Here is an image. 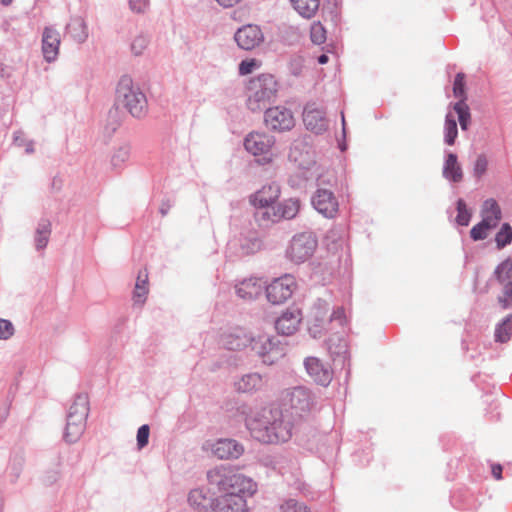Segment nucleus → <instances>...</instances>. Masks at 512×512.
<instances>
[{
    "label": "nucleus",
    "instance_id": "10",
    "mask_svg": "<svg viewBox=\"0 0 512 512\" xmlns=\"http://www.w3.org/2000/svg\"><path fill=\"white\" fill-rule=\"evenodd\" d=\"M265 123L272 130L286 131L294 127L295 119L289 109L276 106L266 110Z\"/></svg>",
    "mask_w": 512,
    "mask_h": 512
},
{
    "label": "nucleus",
    "instance_id": "56",
    "mask_svg": "<svg viewBox=\"0 0 512 512\" xmlns=\"http://www.w3.org/2000/svg\"><path fill=\"white\" fill-rule=\"evenodd\" d=\"M342 122H343V125H345V118H344V116H342Z\"/></svg>",
    "mask_w": 512,
    "mask_h": 512
},
{
    "label": "nucleus",
    "instance_id": "23",
    "mask_svg": "<svg viewBox=\"0 0 512 512\" xmlns=\"http://www.w3.org/2000/svg\"><path fill=\"white\" fill-rule=\"evenodd\" d=\"M321 0H289L292 8L305 19L313 18L320 6Z\"/></svg>",
    "mask_w": 512,
    "mask_h": 512
},
{
    "label": "nucleus",
    "instance_id": "36",
    "mask_svg": "<svg viewBox=\"0 0 512 512\" xmlns=\"http://www.w3.org/2000/svg\"><path fill=\"white\" fill-rule=\"evenodd\" d=\"M457 212V223L461 226H467L471 218V213L467 209L466 204L462 199H459L457 202Z\"/></svg>",
    "mask_w": 512,
    "mask_h": 512
},
{
    "label": "nucleus",
    "instance_id": "5",
    "mask_svg": "<svg viewBox=\"0 0 512 512\" xmlns=\"http://www.w3.org/2000/svg\"><path fill=\"white\" fill-rule=\"evenodd\" d=\"M117 101L134 117H142L147 112V99L132 79L123 76L117 87Z\"/></svg>",
    "mask_w": 512,
    "mask_h": 512
},
{
    "label": "nucleus",
    "instance_id": "19",
    "mask_svg": "<svg viewBox=\"0 0 512 512\" xmlns=\"http://www.w3.org/2000/svg\"><path fill=\"white\" fill-rule=\"evenodd\" d=\"M212 452L219 459H232L240 457L244 448L233 439H220L213 444Z\"/></svg>",
    "mask_w": 512,
    "mask_h": 512
},
{
    "label": "nucleus",
    "instance_id": "38",
    "mask_svg": "<svg viewBox=\"0 0 512 512\" xmlns=\"http://www.w3.org/2000/svg\"><path fill=\"white\" fill-rule=\"evenodd\" d=\"M453 93L455 97L465 101V76L463 73H458L454 80Z\"/></svg>",
    "mask_w": 512,
    "mask_h": 512
},
{
    "label": "nucleus",
    "instance_id": "8",
    "mask_svg": "<svg viewBox=\"0 0 512 512\" xmlns=\"http://www.w3.org/2000/svg\"><path fill=\"white\" fill-rule=\"evenodd\" d=\"M316 248V237L312 233L305 232L292 238L286 254L292 262L300 264L310 259Z\"/></svg>",
    "mask_w": 512,
    "mask_h": 512
},
{
    "label": "nucleus",
    "instance_id": "24",
    "mask_svg": "<svg viewBox=\"0 0 512 512\" xmlns=\"http://www.w3.org/2000/svg\"><path fill=\"white\" fill-rule=\"evenodd\" d=\"M300 209V201L296 198H290L282 203H280L277 207V211L273 213L272 221L285 218L292 219L294 218Z\"/></svg>",
    "mask_w": 512,
    "mask_h": 512
},
{
    "label": "nucleus",
    "instance_id": "14",
    "mask_svg": "<svg viewBox=\"0 0 512 512\" xmlns=\"http://www.w3.org/2000/svg\"><path fill=\"white\" fill-rule=\"evenodd\" d=\"M303 123L309 131L315 134L323 133L328 127L325 112L315 104H307L305 106L303 111Z\"/></svg>",
    "mask_w": 512,
    "mask_h": 512
},
{
    "label": "nucleus",
    "instance_id": "30",
    "mask_svg": "<svg viewBox=\"0 0 512 512\" xmlns=\"http://www.w3.org/2000/svg\"><path fill=\"white\" fill-rule=\"evenodd\" d=\"M512 335V315H508L495 330V339L497 342L505 343Z\"/></svg>",
    "mask_w": 512,
    "mask_h": 512
},
{
    "label": "nucleus",
    "instance_id": "46",
    "mask_svg": "<svg viewBox=\"0 0 512 512\" xmlns=\"http://www.w3.org/2000/svg\"><path fill=\"white\" fill-rule=\"evenodd\" d=\"M147 44H148V40L143 36H139L134 39V41L131 45V49L135 55H140V54H142L144 49L147 47Z\"/></svg>",
    "mask_w": 512,
    "mask_h": 512
},
{
    "label": "nucleus",
    "instance_id": "22",
    "mask_svg": "<svg viewBox=\"0 0 512 512\" xmlns=\"http://www.w3.org/2000/svg\"><path fill=\"white\" fill-rule=\"evenodd\" d=\"M149 294V281L147 269L141 270L138 273L135 288L133 292V301L136 304L143 305Z\"/></svg>",
    "mask_w": 512,
    "mask_h": 512
},
{
    "label": "nucleus",
    "instance_id": "26",
    "mask_svg": "<svg viewBox=\"0 0 512 512\" xmlns=\"http://www.w3.org/2000/svg\"><path fill=\"white\" fill-rule=\"evenodd\" d=\"M236 390L243 393H249L259 390L263 387V380L259 374H248L243 376L235 383Z\"/></svg>",
    "mask_w": 512,
    "mask_h": 512
},
{
    "label": "nucleus",
    "instance_id": "35",
    "mask_svg": "<svg viewBox=\"0 0 512 512\" xmlns=\"http://www.w3.org/2000/svg\"><path fill=\"white\" fill-rule=\"evenodd\" d=\"M311 41L320 45L326 41V30L320 22H314L310 29Z\"/></svg>",
    "mask_w": 512,
    "mask_h": 512
},
{
    "label": "nucleus",
    "instance_id": "44",
    "mask_svg": "<svg viewBox=\"0 0 512 512\" xmlns=\"http://www.w3.org/2000/svg\"><path fill=\"white\" fill-rule=\"evenodd\" d=\"M129 158V149L127 147L119 148L112 157V164L118 166Z\"/></svg>",
    "mask_w": 512,
    "mask_h": 512
},
{
    "label": "nucleus",
    "instance_id": "34",
    "mask_svg": "<svg viewBox=\"0 0 512 512\" xmlns=\"http://www.w3.org/2000/svg\"><path fill=\"white\" fill-rule=\"evenodd\" d=\"M495 241L499 249L505 247L512 241V228L508 223H504L496 234Z\"/></svg>",
    "mask_w": 512,
    "mask_h": 512
},
{
    "label": "nucleus",
    "instance_id": "17",
    "mask_svg": "<svg viewBox=\"0 0 512 512\" xmlns=\"http://www.w3.org/2000/svg\"><path fill=\"white\" fill-rule=\"evenodd\" d=\"M60 34L51 27H46L42 35V52L47 62L56 60L60 48Z\"/></svg>",
    "mask_w": 512,
    "mask_h": 512
},
{
    "label": "nucleus",
    "instance_id": "47",
    "mask_svg": "<svg viewBox=\"0 0 512 512\" xmlns=\"http://www.w3.org/2000/svg\"><path fill=\"white\" fill-rule=\"evenodd\" d=\"M130 8L137 13L144 12L148 8V0H130Z\"/></svg>",
    "mask_w": 512,
    "mask_h": 512
},
{
    "label": "nucleus",
    "instance_id": "20",
    "mask_svg": "<svg viewBox=\"0 0 512 512\" xmlns=\"http://www.w3.org/2000/svg\"><path fill=\"white\" fill-rule=\"evenodd\" d=\"M263 285L264 283L260 279H245L236 286V292L239 297L245 300H252L261 295Z\"/></svg>",
    "mask_w": 512,
    "mask_h": 512
},
{
    "label": "nucleus",
    "instance_id": "51",
    "mask_svg": "<svg viewBox=\"0 0 512 512\" xmlns=\"http://www.w3.org/2000/svg\"><path fill=\"white\" fill-rule=\"evenodd\" d=\"M319 64L324 65L329 61V58L326 54H322L317 58Z\"/></svg>",
    "mask_w": 512,
    "mask_h": 512
},
{
    "label": "nucleus",
    "instance_id": "49",
    "mask_svg": "<svg viewBox=\"0 0 512 512\" xmlns=\"http://www.w3.org/2000/svg\"><path fill=\"white\" fill-rule=\"evenodd\" d=\"M492 475L495 479L500 480L502 478V466L499 464L492 466Z\"/></svg>",
    "mask_w": 512,
    "mask_h": 512
},
{
    "label": "nucleus",
    "instance_id": "15",
    "mask_svg": "<svg viewBox=\"0 0 512 512\" xmlns=\"http://www.w3.org/2000/svg\"><path fill=\"white\" fill-rule=\"evenodd\" d=\"M280 196V187L276 183L264 185L250 196V203L254 207L265 208L273 205Z\"/></svg>",
    "mask_w": 512,
    "mask_h": 512
},
{
    "label": "nucleus",
    "instance_id": "54",
    "mask_svg": "<svg viewBox=\"0 0 512 512\" xmlns=\"http://www.w3.org/2000/svg\"><path fill=\"white\" fill-rule=\"evenodd\" d=\"M10 2H11V0H0V3H2V4H8Z\"/></svg>",
    "mask_w": 512,
    "mask_h": 512
},
{
    "label": "nucleus",
    "instance_id": "41",
    "mask_svg": "<svg viewBox=\"0 0 512 512\" xmlns=\"http://www.w3.org/2000/svg\"><path fill=\"white\" fill-rule=\"evenodd\" d=\"M257 67H259V63L256 59H246L239 64V73L240 75H248Z\"/></svg>",
    "mask_w": 512,
    "mask_h": 512
},
{
    "label": "nucleus",
    "instance_id": "32",
    "mask_svg": "<svg viewBox=\"0 0 512 512\" xmlns=\"http://www.w3.org/2000/svg\"><path fill=\"white\" fill-rule=\"evenodd\" d=\"M457 135L458 131L456 120L452 115L448 114L445 120V142L448 145H453Z\"/></svg>",
    "mask_w": 512,
    "mask_h": 512
},
{
    "label": "nucleus",
    "instance_id": "52",
    "mask_svg": "<svg viewBox=\"0 0 512 512\" xmlns=\"http://www.w3.org/2000/svg\"><path fill=\"white\" fill-rule=\"evenodd\" d=\"M170 208V205L167 203V204H162L161 208H160V212L163 216H165L167 213H168V210Z\"/></svg>",
    "mask_w": 512,
    "mask_h": 512
},
{
    "label": "nucleus",
    "instance_id": "31",
    "mask_svg": "<svg viewBox=\"0 0 512 512\" xmlns=\"http://www.w3.org/2000/svg\"><path fill=\"white\" fill-rule=\"evenodd\" d=\"M495 276L499 283L505 284L512 281V260L506 259L495 269Z\"/></svg>",
    "mask_w": 512,
    "mask_h": 512
},
{
    "label": "nucleus",
    "instance_id": "6",
    "mask_svg": "<svg viewBox=\"0 0 512 512\" xmlns=\"http://www.w3.org/2000/svg\"><path fill=\"white\" fill-rule=\"evenodd\" d=\"M89 412L85 396H77L69 409L64 438L69 443L76 442L83 434Z\"/></svg>",
    "mask_w": 512,
    "mask_h": 512
},
{
    "label": "nucleus",
    "instance_id": "55",
    "mask_svg": "<svg viewBox=\"0 0 512 512\" xmlns=\"http://www.w3.org/2000/svg\"><path fill=\"white\" fill-rule=\"evenodd\" d=\"M32 151H33V149L31 147L27 148V152H32Z\"/></svg>",
    "mask_w": 512,
    "mask_h": 512
},
{
    "label": "nucleus",
    "instance_id": "42",
    "mask_svg": "<svg viewBox=\"0 0 512 512\" xmlns=\"http://www.w3.org/2000/svg\"><path fill=\"white\" fill-rule=\"evenodd\" d=\"M13 334V324L9 320L0 319V339H9Z\"/></svg>",
    "mask_w": 512,
    "mask_h": 512
},
{
    "label": "nucleus",
    "instance_id": "27",
    "mask_svg": "<svg viewBox=\"0 0 512 512\" xmlns=\"http://www.w3.org/2000/svg\"><path fill=\"white\" fill-rule=\"evenodd\" d=\"M188 502L196 509H206L212 507L214 509V502H211L208 493L202 489H194L189 493Z\"/></svg>",
    "mask_w": 512,
    "mask_h": 512
},
{
    "label": "nucleus",
    "instance_id": "16",
    "mask_svg": "<svg viewBox=\"0 0 512 512\" xmlns=\"http://www.w3.org/2000/svg\"><path fill=\"white\" fill-rule=\"evenodd\" d=\"M301 320L302 314L299 309H287L276 320L275 328L280 334L292 335L298 330Z\"/></svg>",
    "mask_w": 512,
    "mask_h": 512
},
{
    "label": "nucleus",
    "instance_id": "43",
    "mask_svg": "<svg viewBox=\"0 0 512 512\" xmlns=\"http://www.w3.org/2000/svg\"><path fill=\"white\" fill-rule=\"evenodd\" d=\"M488 160L485 155H479L475 161L474 174L477 177H481L487 171Z\"/></svg>",
    "mask_w": 512,
    "mask_h": 512
},
{
    "label": "nucleus",
    "instance_id": "29",
    "mask_svg": "<svg viewBox=\"0 0 512 512\" xmlns=\"http://www.w3.org/2000/svg\"><path fill=\"white\" fill-rule=\"evenodd\" d=\"M51 233V224L49 221L44 220L39 223L36 230L35 243L38 249H43L47 246L49 236Z\"/></svg>",
    "mask_w": 512,
    "mask_h": 512
},
{
    "label": "nucleus",
    "instance_id": "13",
    "mask_svg": "<svg viewBox=\"0 0 512 512\" xmlns=\"http://www.w3.org/2000/svg\"><path fill=\"white\" fill-rule=\"evenodd\" d=\"M286 402L291 408L292 413L299 416L309 412L313 406L310 392L303 387H296L288 392Z\"/></svg>",
    "mask_w": 512,
    "mask_h": 512
},
{
    "label": "nucleus",
    "instance_id": "21",
    "mask_svg": "<svg viewBox=\"0 0 512 512\" xmlns=\"http://www.w3.org/2000/svg\"><path fill=\"white\" fill-rule=\"evenodd\" d=\"M481 215L482 221L492 229L499 224L502 217L501 209L494 199H487L484 201Z\"/></svg>",
    "mask_w": 512,
    "mask_h": 512
},
{
    "label": "nucleus",
    "instance_id": "48",
    "mask_svg": "<svg viewBox=\"0 0 512 512\" xmlns=\"http://www.w3.org/2000/svg\"><path fill=\"white\" fill-rule=\"evenodd\" d=\"M330 320H338L341 324L344 323L345 320V310L343 307H338L331 314Z\"/></svg>",
    "mask_w": 512,
    "mask_h": 512
},
{
    "label": "nucleus",
    "instance_id": "9",
    "mask_svg": "<svg viewBox=\"0 0 512 512\" xmlns=\"http://www.w3.org/2000/svg\"><path fill=\"white\" fill-rule=\"evenodd\" d=\"M296 288V281L291 275L275 279L266 288L267 299L272 304H282L288 300Z\"/></svg>",
    "mask_w": 512,
    "mask_h": 512
},
{
    "label": "nucleus",
    "instance_id": "28",
    "mask_svg": "<svg viewBox=\"0 0 512 512\" xmlns=\"http://www.w3.org/2000/svg\"><path fill=\"white\" fill-rule=\"evenodd\" d=\"M67 31L77 42H84L88 37L86 23L81 18L73 19L68 24Z\"/></svg>",
    "mask_w": 512,
    "mask_h": 512
},
{
    "label": "nucleus",
    "instance_id": "1",
    "mask_svg": "<svg viewBox=\"0 0 512 512\" xmlns=\"http://www.w3.org/2000/svg\"><path fill=\"white\" fill-rule=\"evenodd\" d=\"M243 414L247 429L259 442L276 444L286 442L292 436V423L278 407H248Z\"/></svg>",
    "mask_w": 512,
    "mask_h": 512
},
{
    "label": "nucleus",
    "instance_id": "11",
    "mask_svg": "<svg viewBox=\"0 0 512 512\" xmlns=\"http://www.w3.org/2000/svg\"><path fill=\"white\" fill-rule=\"evenodd\" d=\"M314 208L326 218H334L339 211V203L333 192L318 189L312 198Z\"/></svg>",
    "mask_w": 512,
    "mask_h": 512
},
{
    "label": "nucleus",
    "instance_id": "3",
    "mask_svg": "<svg viewBox=\"0 0 512 512\" xmlns=\"http://www.w3.org/2000/svg\"><path fill=\"white\" fill-rule=\"evenodd\" d=\"M223 345L229 350H241L250 346L265 364H273L283 357V349L275 345L268 335L253 337L244 328H235L222 338Z\"/></svg>",
    "mask_w": 512,
    "mask_h": 512
},
{
    "label": "nucleus",
    "instance_id": "2",
    "mask_svg": "<svg viewBox=\"0 0 512 512\" xmlns=\"http://www.w3.org/2000/svg\"><path fill=\"white\" fill-rule=\"evenodd\" d=\"M221 494L214 502L216 512H247L246 498L257 489L252 479L233 471H223L218 482Z\"/></svg>",
    "mask_w": 512,
    "mask_h": 512
},
{
    "label": "nucleus",
    "instance_id": "40",
    "mask_svg": "<svg viewBox=\"0 0 512 512\" xmlns=\"http://www.w3.org/2000/svg\"><path fill=\"white\" fill-rule=\"evenodd\" d=\"M282 512H308V509L305 505L298 503L294 499H289L285 501L281 507Z\"/></svg>",
    "mask_w": 512,
    "mask_h": 512
},
{
    "label": "nucleus",
    "instance_id": "18",
    "mask_svg": "<svg viewBox=\"0 0 512 512\" xmlns=\"http://www.w3.org/2000/svg\"><path fill=\"white\" fill-rule=\"evenodd\" d=\"M305 367L308 374L313 380L322 385L327 386L332 380V370L324 365L318 358L309 357L305 361Z\"/></svg>",
    "mask_w": 512,
    "mask_h": 512
},
{
    "label": "nucleus",
    "instance_id": "7",
    "mask_svg": "<svg viewBox=\"0 0 512 512\" xmlns=\"http://www.w3.org/2000/svg\"><path fill=\"white\" fill-rule=\"evenodd\" d=\"M274 144V137L259 132L248 134L244 141L245 149L255 157H258L257 161L260 164H268L273 161L276 156L273 152Z\"/></svg>",
    "mask_w": 512,
    "mask_h": 512
},
{
    "label": "nucleus",
    "instance_id": "4",
    "mask_svg": "<svg viewBox=\"0 0 512 512\" xmlns=\"http://www.w3.org/2000/svg\"><path fill=\"white\" fill-rule=\"evenodd\" d=\"M278 84L271 74H261L250 80L247 105L251 111L263 109L276 97Z\"/></svg>",
    "mask_w": 512,
    "mask_h": 512
},
{
    "label": "nucleus",
    "instance_id": "33",
    "mask_svg": "<svg viewBox=\"0 0 512 512\" xmlns=\"http://www.w3.org/2000/svg\"><path fill=\"white\" fill-rule=\"evenodd\" d=\"M454 110L458 115L460 126L463 130L467 129L470 121L469 107L464 100H460L454 105Z\"/></svg>",
    "mask_w": 512,
    "mask_h": 512
},
{
    "label": "nucleus",
    "instance_id": "53",
    "mask_svg": "<svg viewBox=\"0 0 512 512\" xmlns=\"http://www.w3.org/2000/svg\"><path fill=\"white\" fill-rule=\"evenodd\" d=\"M5 72H6L5 66L2 63H0V78L4 77Z\"/></svg>",
    "mask_w": 512,
    "mask_h": 512
},
{
    "label": "nucleus",
    "instance_id": "39",
    "mask_svg": "<svg viewBox=\"0 0 512 512\" xmlns=\"http://www.w3.org/2000/svg\"><path fill=\"white\" fill-rule=\"evenodd\" d=\"M503 285V296L499 297V303L503 309H507L512 305V280Z\"/></svg>",
    "mask_w": 512,
    "mask_h": 512
},
{
    "label": "nucleus",
    "instance_id": "25",
    "mask_svg": "<svg viewBox=\"0 0 512 512\" xmlns=\"http://www.w3.org/2000/svg\"><path fill=\"white\" fill-rule=\"evenodd\" d=\"M443 175L445 178L453 182H460L462 180V169L457 161V156L455 154L449 153L447 155L445 165L443 168Z\"/></svg>",
    "mask_w": 512,
    "mask_h": 512
},
{
    "label": "nucleus",
    "instance_id": "45",
    "mask_svg": "<svg viewBox=\"0 0 512 512\" xmlns=\"http://www.w3.org/2000/svg\"><path fill=\"white\" fill-rule=\"evenodd\" d=\"M149 426L148 425H142L137 432V444L139 448H143L148 443L149 438Z\"/></svg>",
    "mask_w": 512,
    "mask_h": 512
},
{
    "label": "nucleus",
    "instance_id": "12",
    "mask_svg": "<svg viewBox=\"0 0 512 512\" xmlns=\"http://www.w3.org/2000/svg\"><path fill=\"white\" fill-rule=\"evenodd\" d=\"M235 41L244 50H252L264 41V35L257 25H245L235 33Z\"/></svg>",
    "mask_w": 512,
    "mask_h": 512
},
{
    "label": "nucleus",
    "instance_id": "50",
    "mask_svg": "<svg viewBox=\"0 0 512 512\" xmlns=\"http://www.w3.org/2000/svg\"><path fill=\"white\" fill-rule=\"evenodd\" d=\"M242 0H217V2L224 7H232L238 3H240Z\"/></svg>",
    "mask_w": 512,
    "mask_h": 512
},
{
    "label": "nucleus",
    "instance_id": "37",
    "mask_svg": "<svg viewBox=\"0 0 512 512\" xmlns=\"http://www.w3.org/2000/svg\"><path fill=\"white\" fill-rule=\"evenodd\" d=\"M492 228L485 224L482 220L480 223L472 227L470 231L471 238L475 241L483 240L488 236L489 230Z\"/></svg>",
    "mask_w": 512,
    "mask_h": 512
}]
</instances>
